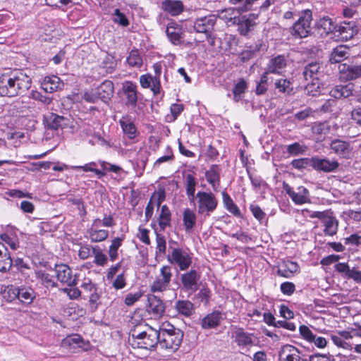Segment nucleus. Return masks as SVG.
Returning <instances> with one entry per match:
<instances>
[{
	"label": "nucleus",
	"instance_id": "nucleus-1",
	"mask_svg": "<svg viewBox=\"0 0 361 361\" xmlns=\"http://www.w3.org/2000/svg\"><path fill=\"white\" fill-rule=\"evenodd\" d=\"M31 85V78L22 70L3 74L0 76V94L8 97L23 95Z\"/></svg>",
	"mask_w": 361,
	"mask_h": 361
},
{
	"label": "nucleus",
	"instance_id": "nucleus-2",
	"mask_svg": "<svg viewBox=\"0 0 361 361\" xmlns=\"http://www.w3.org/2000/svg\"><path fill=\"white\" fill-rule=\"evenodd\" d=\"M159 330L152 327L142 331L133 329L130 332L128 343L133 348L152 350L159 344Z\"/></svg>",
	"mask_w": 361,
	"mask_h": 361
},
{
	"label": "nucleus",
	"instance_id": "nucleus-3",
	"mask_svg": "<svg viewBox=\"0 0 361 361\" xmlns=\"http://www.w3.org/2000/svg\"><path fill=\"white\" fill-rule=\"evenodd\" d=\"M159 344L161 348L173 352L178 349L183 338V332L180 329L169 323L163 324L159 330Z\"/></svg>",
	"mask_w": 361,
	"mask_h": 361
},
{
	"label": "nucleus",
	"instance_id": "nucleus-4",
	"mask_svg": "<svg viewBox=\"0 0 361 361\" xmlns=\"http://www.w3.org/2000/svg\"><path fill=\"white\" fill-rule=\"evenodd\" d=\"M195 198L197 200L199 214L209 216L217 207L218 200L212 192L200 191Z\"/></svg>",
	"mask_w": 361,
	"mask_h": 361
},
{
	"label": "nucleus",
	"instance_id": "nucleus-5",
	"mask_svg": "<svg viewBox=\"0 0 361 361\" xmlns=\"http://www.w3.org/2000/svg\"><path fill=\"white\" fill-rule=\"evenodd\" d=\"M312 20V13L310 10H305L302 15L293 24L291 28V34L295 37L305 38L307 37L310 32V24Z\"/></svg>",
	"mask_w": 361,
	"mask_h": 361
},
{
	"label": "nucleus",
	"instance_id": "nucleus-6",
	"mask_svg": "<svg viewBox=\"0 0 361 361\" xmlns=\"http://www.w3.org/2000/svg\"><path fill=\"white\" fill-rule=\"evenodd\" d=\"M314 170L326 173H337L341 169V164L335 159L326 157H314Z\"/></svg>",
	"mask_w": 361,
	"mask_h": 361
},
{
	"label": "nucleus",
	"instance_id": "nucleus-7",
	"mask_svg": "<svg viewBox=\"0 0 361 361\" xmlns=\"http://www.w3.org/2000/svg\"><path fill=\"white\" fill-rule=\"evenodd\" d=\"M283 189L295 204H302L310 202L309 190L304 186L295 189L286 183H283Z\"/></svg>",
	"mask_w": 361,
	"mask_h": 361
},
{
	"label": "nucleus",
	"instance_id": "nucleus-8",
	"mask_svg": "<svg viewBox=\"0 0 361 361\" xmlns=\"http://www.w3.org/2000/svg\"><path fill=\"white\" fill-rule=\"evenodd\" d=\"M167 257L168 261L176 264L181 271L187 270L192 264V257L181 248H172Z\"/></svg>",
	"mask_w": 361,
	"mask_h": 361
},
{
	"label": "nucleus",
	"instance_id": "nucleus-9",
	"mask_svg": "<svg viewBox=\"0 0 361 361\" xmlns=\"http://www.w3.org/2000/svg\"><path fill=\"white\" fill-rule=\"evenodd\" d=\"M216 20L217 16L213 14L197 18L194 22V29L197 32L204 33L208 39L212 37Z\"/></svg>",
	"mask_w": 361,
	"mask_h": 361
},
{
	"label": "nucleus",
	"instance_id": "nucleus-10",
	"mask_svg": "<svg viewBox=\"0 0 361 361\" xmlns=\"http://www.w3.org/2000/svg\"><path fill=\"white\" fill-rule=\"evenodd\" d=\"M171 277L172 273L171 267L169 266H163L160 270V275L156 278L150 286L151 291L156 293L166 290L170 285Z\"/></svg>",
	"mask_w": 361,
	"mask_h": 361
},
{
	"label": "nucleus",
	"instance_id": "nucleus-11",
	"mask_svg": "<svg viewBox=\"0 0 361 361\" xmlns=\"http://www.w3.org/2000/svg\"><path fill=\"white\" fill-rule=\"evenodd\" d=\"M259 17V13H250L247 15L239 14L235 25H238V31L243 36H246L251 32L256 25V20Z\"/></svg>",
	"mask_w": 361,
	"mask_h": 361
},
{
	"label": "nucleus",
	"instance_id": "nucleus-12",
	"mask_svg": "<svg viewBox=\"0 0 361 361\" xmlns=\"http://www.w3.org/2000/svg\"><path fill=\"white\" fill-rule=\"evenodd\" d=\"M310 216L312 218H318L324 224V233L326 235L333 236L338 231V221L332 216H329L325 212H314Z\"/></svg>",
	"mask_w": 361,
	"mask_h": 361
},
{
	"label": "nucleus",
	"instance_id": "nucleus-13",
	"mask_svg": "<svg viewBox=\"0 0 361 361\" xmlns=\"http://www.w3.org/2000/svg\"><path fill=\"white\" fill-rule=\"evenodd\" d=\"M280 361H307L306 356L296 347L286 344L279 351Z\"/></svg>",
	"mask_w": 361,
	"mask_h": 361
},
{
	"label": "nucleus",
	"instance_id": "nucleus-14",
	"mask_svg": "<svg viewBox=\"0 0 361 361\" xmlns=\"http://www.w3.org/2000/svg\"><path fill=\"white\" fill-rule=\"evenodd\" d=\"M330 149L339 158L348 159L353 155V147L350 142L335 139L329 145Z\"/></svg>",
	"mask_w": 361,
	"mask_h": 361
},
{
	"label": "nucleus",
	"instance_id": "nucleus-15",
	"mask_svg": "<svg viewBox=\"0 0 361 361\" xmlns=\"http://www.w3.org/2000/svg\"><path fill=\"white\" fill-rule=\"evenodd\" d=\"M201 278L200 273L195 269H190L183 274L180 276V281L183 288L186 291L195 293L200 288L199 281Z\"/></svg>",
	"mask_w": 361,
	"mask_h": 361
},
{
	"label": "nucleus",
	"instance_id": "nucleus-16",
	"mask_svg": "<svg viewBox=\"0 0 361 361\" xmlns=\"http://www.w3.org/2000/svg\"><path fill=\"white\" fill-rule=\"evenodd\" d=\"M166 36L173 45H180L183 43L185 32L181 25L175 21L170 22L166 29Z\"/></svg>",
	"mask_w": 361,
	"mask_h": 361
},
{
	"label": "nucleus",
	"instance_id": "nucleus-17",
	"mask_svg": "<svg viewBox=\"0 0 361 361\" xmlns=\"http://www.w3.org/2000/svg\"><path fill=\"white\" fill-rule=\"evenodd\" d=\"M55 272L56 274L57 279L62 283L67 284L70 287H73L77 285V276L72 277V270L71 268L64 264H56L55 266Z\"/></svg>",
	"mask_w": 361,
	"mask_h": 361
},
{
	"label": "nucleus",
	"instance_id": "nucleus-18",
	"mask_svg": "<svg viewBox=\"0 0 361 361\" xmlns=\"http://www.w3.org/2000/svg\"><path fill=\"white\" fill-rule=\"evenodd\" d=\"M300 272V267L295 262L283 259L277 266V274L281 277L290 279Z\"/></svg>",
	"mask_w": 361,
	"mask_h": 361
},
{
	"label": "nucleus",
	"instance_id": "nucleus-19",
	"mask_svg": "<svg viewBox=\"0 0 361 361\" xmlns=\"http://www.w3.org/2000/svg\"><path fill=\"white\" fill-rule=\"evenodd\" d=\"M324 68L322 63L318 61H312L304 67L302 74L306 80L319 81L324 75Z\"/></svg>",
	"mask_w": 361,
	"mask_h": 361
},
{
	"label": "nucleus",
	"instance_id": "nucleus-20",
	"mask_svg": "<svg viewBox=\"0 0 361 361\" xmlns=\"http://www.w3.org/2000/svg\"><path fill=\"white\" fill-rule=\"evenodd\" d=\"M147 312L154 318H160L165 312V305L158 297L152 295L148 297Z\"/></svg>",
	"mask_w": 361,
	"mask_h": 361
},
{
	"label": "nucleus",
	"instance_id": "nucleus-21",
	"mask_svg": "<svg viewBox=\"0 0 361 361\" xmlns=\"http://www.w3.org/2000/svg\"><path fill=\"white\" fill-rule=\"evenodd\" d=\"M336 32L342 39L347 41L357 33L358 27L353 21H343L336 25Z\"/></svg>",
	"mask_w": 361,
	"mask_h": 361
},
{
	"label": "nucleus",
	"instance_id": "nucleus-22",
	"mask_svg": "<svg viewBox=\"0 0 361 361\" xmlns=\"http://www.w3.org/2000/svg\"><path fill=\"white\" fill-rule=\"evenodd\" d=\"M287 64L286 57L283 55H278L269 61L264 73L267 74H282Z\"/></svg>",
	"mask_w": 361,
	"mask_h": 361
},
{
	"label": "nucleus",
	"instance_id": "nucleus-23",
	"mask_svg": "<svg viewBox=\"0 0 361 361\" xmlns=\"http://www.w3.org/2000/svg\"><path fill=\"white\" fill-rule=\"evenodd\" d=\"M122 92L126 97V105L136 106L137 103V85L131 81H126L123 84Z\"/></svg>",
	"mask_w": 361,
	"mask_h": 361
},
{
	"label": "nucleus",
	"instance_id": "nucleus-24",
	"mask_svg": "<svg viewBox=\"0 0 361 361\" xmlns=\"http://www.w3.org/2000/svg\"><path fill=\"white\" fill-rule=\"evenodd\" d=\"M353 90L354 85L353 83L340 84L333 87L329 91V94L336 99H341L351 96Z\"/></svg>",
	"mask_w": 361,
	"mask_h": 361
},
{
	"label": "nucleus",
	"instance_id": "nucleus-25",
	"mask_svg": "<svg viewBox=\"0 0 361 361\" xmlns=\"http://www.w3.org/2000/svg\"><path fill=\"white\" fill-rule=\"evenodd\" d=\"M340 77L343 80H353L361 77V71L360 65H346L339 66Z\"/></svg>",
	"mask_w": 361,
	"mask_h": 361
},
{
	"label": "nucleus",
	"instance_id": "nucleus-26",
	"mask_svg": "<svg viewBox=\"0 0 361 361\" xmlns=\"http://www.w3.org/2000/svg\"><path fill=\"white\" fill-rule=\"evenodd\" d=\"M63 86L62 80L56 75H49L44 78L41 87L47 93H53L61 90Z\"/></svg>",
	"mask_w": 361,
	"mask_h": 361
},
{
	"label": "nucleus",
	"instance_id": "nucleus-27",
	"mask_svg": "<svg viewBox=\"0 0 361 361\" xmlns=\"http://www.w3.org/2000/svg\"><path fill=\"white\" fill-rule=\"evenodd\" d=\"M123 133L129 138L134 139L138 135V131L130 115H124L119 121Z\"/></svg>",
	"mask_w": 361,
	"mask_h": 361
},
{
	"label": "nucleus",
	"instance_id": "nucleus-28",
	"mask_svg": "<svg viewBox=\"0 0 361 361\" xmlns=\"http://www.w3.org/2000/svg\"><path fill=\"white\" fill-rule=\"evenodd\" d=\"M223 319L222 313L220 311H213L201 319L200 324L203 329H209L217 327Z\"/></svg>",
	"mask_w": 361,
	"mask_h": 361
},
{
	"label": "nucleus",
	"instance_id": "nucleus-29",
	"mask_svg": "<svg viewBox=\"0 0 361 361\" xmlns=\"http://www.w3.org/2000/svg\"><path fill=\"white\" fill-rule=\"evenodd\" d=\"M47 126L51 130H58L59 128H63L69 125V118L63 116L51 113L46 118Z\"/></svg>",
	"mask_w": 361,
	"mask_h": 361
},
{
	"label": "nucleus",
	"instance_id": "nucleus-30",
	"mask_svg": "<svg viewBox=\"0 0 361 361\" xmlns=\"http://www.w3.org/2000/svg\"><path fill=\"white\" fill-rule=\"evenodd\" d=\"M161 8L171 16H176L183 11L184 5L180 0H164L161 3Z\"/></svg>",
	"mask_w": 361,
	"mask_h": 361
},
{
	"label": "nucleus",
	"instance_id": "nucleus-31",
	"mask_svg": "<svg viewBox=\"0 0 361 361\" xmlns=\"http://www.w3.org/2000/svg\"><path fill=\"white\" fill-rule=\"evenodd\" d=\"M97 97L104 103H107L113 97L114 86L110 80H105L96 90Z\"/></svg>",
	"mask_w": 361,
	"mask_h": 361
},
{
	"label": "nucleus",
	"instance_id": "nucleus-32",
	"mask_svg": "<svg viewBox=\"0 0 361 361\" xmlns=\"http://www.w3.org/2000/svg\"><path fill=\"white\" fill-rule=\"evenodd\" d=\"M243 13L238 8H227L219 11L218 17L224 20L228 26L235 25V23L240 13Z\"/></svg>",
	"mask_w": 361,
	"mask_h": 361
},
{
	"label": "nucleus",
	"instance_id": "nucleus-33",
	"mask_svg": "<svg viewBox=\"0 0 361 361\" xmlns=\"http://www.w3.org/2000/svg\"><path fill=\"white\" fill-rule=\"evenodd\" d=\"M350 56V48L345 45H339L331 51L329 61L332 63H340Z\"/></svg>",
	"mask_w": 361,
	"mask_h": 361
},
{
	"label": "nucleus",
	"instance_id": "nucleus-34",
	"mask_svg": "<svg viewBox=\"0 0 361 361\" xmlns=\"http://www.w3.org/2000/svg\"><path fill=\"white\" fill-rule=\"evenodd\" d=\"M205 178L207 181L212 185L214 191H218L220 185V169L218 165H212L210 169L206 171Z\"/></svg>",
	"mask_w": 361,
	"mask_h": 361
},
{
	"label": "nucleus",
	"instance_id": "nucleus-35",
	"mask_svg": "<svg viewBox=\"0 0 361 361\" xmlns=\"http://www.w3.org/2000/svg\"><path fill=\"white\" fill-rule=\"evenodd\" d=\"M183 221L185 232L192 233L196 225V214L190 208H185L183 212Z\"/></svg>",
	"mask_w": 361,
	"mask_h": 361
},
{
	"label": "nucleus",
	"instance_id": "nucleus-36",
	"mask_svg": "<svg viewBox=\"0 0 361 361\" xmlns=\"http://www.w3.org/2000/svg\"><path fill=\"white\" fill-rule=\"evenodd\" d=\"M336 25L329 17L321 18L317 23V28L321 36H326L329 33L336 31Z\"/></svg>",
	"mask_w": 361,
	"mask_h": 361
},
{
	"label": "nucleus",
	"instance_id": "nucleus-37",
	"mask_svg": "<svg viewBox=\"0 0 361 361\" xmlns=\"http://www.w3.org/2000/svg\"><path fill=\"white\" fill-rule=\"evenodd\" d=\"M223 203L226 209L236 217H243L238 207L233 202L230 195L225 191L222 192Z\"/></svg>",
	"mask_w": 361,
	"mask_h": 361
},
{
	"label": "nucleus",
	"instance_id": "nucleus-38",
	"mask_svg": "<svg viewBox=\"0 0 361 361\" xmlns=\"http://www.w3.org/2000/svg\"><path fill=\"white\" fill-rule=\"evenodd\" d=\"M252 335L245 332L243 329L235 331V341L240 347H246L252 344Z\"/></svg>",
	"mask_w": 361,
	"mask_h": 361
},
{
	"label": "nucleus",
	"instance_id": "nucleus-39",
	"mask_svg": "<svg viewBox=\"0 0 361 361\" xmlns=\"http://www.w3.org/2000/svg\"><path fill=\"white\" fill-rule=\"evenodd\" d=\"M171 212L167 205L161 206V212L159 216V226L161 231L166 227L171 226Z\"/></svg>",
	"mask_w": 361,
	"mask_h": 361
},
{
	"label": "nucleus",
	"instance_id": "nucleus-40",
	"mask_svg": "<svg viewBox=\"0 0 361 361\" xmlns=\"http://www.w3.org/2000/svg\"><path fill=\"white\" fill-rule=\"evenodd\" d=\"M152 68L154 72V75H152L154 78V85H152V91L154 95H157L161 92V86L160 76L161 74L162 66L160 63H155Z\"/></svg>",
	"mask_w": 361,
	"mask_h": 361
},
{
	"label": "nucleus",
	"instance_id": "nucleus-41",
	"mask_svg": "<svg viewBox=\"0 0 361 361\" xmlns=\"http://www.w3.org/2000/svg\"><path fill=\"white\" fill-rule=\"evenodd\" d=\"M125 239V236L114 238L111 240V244L109 246L108 254L111 262H114L118 256V250L122 245L123 241Z\"/></svg>",
	"mask_w": 361,
	"mask_h": 361
},
{
	"label": "nucleus",
	"instance_id": "nucleus-42",
	"mask_svg": "<svg viewBox=\"0 0 361 361\" xmlns=\"http://www.w3.org/2000/svg\"><path fill=\"white\" fill-rule=\"evenodd\" d=\"M274 87L279 92L288 95L293 94V92L292 82L290 80L286 78H280L276 80L274 82Z\"/></svg>",
	"mask_w": 361,
	"mask_h": 361
},
{
	"label": "nucleus",
	"instance_id": "nucleus-43",
	"mask_svg": "<svg viewBox=\"0 0 361 361\" xmlns=\"http://www.w3.org/2000/svg\"><path fill=\"white\" fill-rule=\"evenodd\" d=\"M290 165L295 169L302 171L303 169H307L309 167H312L314 169V157L311 158H300L297 159H293Z\"/></svg>",
	"mask_w": 361,
	"mask_h": 361
},
{
	"label": "nucleus",
	"instance_id": "nucleus-44",
	"mask_svg": "<svg viewBox=\"0 0 361 361\" xmlns=\"http://www.w3.org/2000/svg\"><path fill=\"white\" fill-rule=\"evenodd\" d=\"M195 178L192 174H187L185 176L186 194L191 202H194L195 200Z\"/></svg>",
	"mask_w": 361,
	"mask_h": 361
},
{
	"label": "nucleus",
	"instance_id": "nucleus-45",
	"mask_svg": "<svg viewBox=\"0 0 361 361\" xmlns=\"http://www.w3.org/2000/svg\"><path fill=\"white\" fill-rule=\"evenodd\" d=\"M176 309L178 313L188 317L192 314L194 307L189 300H178L176 303Z\"/></svg>",
	"mask_w": 361,
	"mask_h": 361
},
{
	"label": "nucleus",
	"instance_id": "nucleus-46",
	"mask_svg": "<svg viewBox=\"0 0 361 361\" xmlns=\"http://www.w3.org/2000/svg\"><path fill=\"white\" fill-rule=\"evenodd\" d=\"M92 255L94 257V262L97 265L104 267L107 264L108 257L98 245L92 247Z\"/></svg>",
	"mask_w": 361,
	"mask_h": 361
},
{
	"label": "nucleus",
	"instance_id": "nucleus-47",
	"mask_svg": "<svg viewBox=\"0 0 361 361\" xmlns=\"http://www.w3.org/2000/svg\"><path fill=\"white\" fill-rule=\"evenodd\" d=\"M34 299V291L31 288H19V293H18V300L25 304H30Z\"/></svg>",
	"mask_w": 361,
	"mask_h": 361
},
{
	"label": "nucleus",
	"instance_id": "nucleus-48",
	"mask_svg": "<svg viewBox=\"0 0 361 361\" xmlns=\"http://www.w3.org/2000/svg\"><path fill=\"white\" fill-rule=\"evenodd\" d=\"M12 264L13 261L8 250H5L2 255H0V271L6 272L9 271L12 267Z\"/></svg>",
	"mask_w": 361,
	"mask_h": 361
},
{
	"label": "nucleus",
	"instance_id": "nucleus-49",
	"mask_svg": "<svg viewBox=\"0 0 361 361\" xmlns=\"http://www.w3.org/2000/svg\"><path fill=\"white\" fill-rule=\"evenodd\" d=\"M247 82L241 78L234 86L233 89V99L235 102H238L242 97V94L245 92L247 89Z\"/></svg>",
	"mask_w": 361,
	"mask_h": 361
},
{
	"label": "nucleus",
	"instance_id": "nucleus-50",
	"mask_svg": "<svg viewBox=\"0 0 361 361\" xmlns=\"http://www.w3.org/2000/svg\"><path fill=\"white\" fill-rule=\"evenodd\" d=\"M89 234L92 242L99 243L105 240L108 238L109 231L104 229H91L89 232Z\"/></svg>",
	"mask_w": 361,
	"mask_h": 361
},
{
	"label": "nucleus",
	"instance_id": "nucleus-51",
	"mask_svg": "<svg viewBox=\"0 0 361 361\" xmlns=\"http://www.w3.org/2000/svg\"><path fill=\"white\" fill-rule=\"evenodd\" d=\"M96 166H97V163L92 161V162L85 164L84 166H73V168L76 171L82 170L85 172H88V171L94 172L99 178L104 176L105 175V173L102 171L101 170L95 169L94 167Z\"/></svg>",
	"mask_w": 361,
	"mask_h": 361
},
{
	"label": "nucleus",
	"instance_id": "nucleus-52",
	"mask_svg": "<svg viewBox=\"0 0 361 361\" xmlns=\"http://www.w3.org/2000/svg\"><path fill=\"white\" fill-rule=\"evenodd\" d=\"M18 293H19V287L14 286H8L3 291V297L8 302H12L18 299Z\"/></svg>",
	"mask_w": 361,
	"mask_h": 361
},
{
	"label": "nucleus",
	"instance_id": "nucleus-53",
	"mask_svg": "<svg viewBox=\"0 0 361 361\" xmlns=\"http://www.w3.org/2000/svg\"><path fill=\"white\" fill-rule=\"evenodd\" d=\"M112 16V20L114 23L122 27H127L129 25L130 22L128 18L123 13H121L118 8L114 10Z\"/></svg>",
	"mask_w": 361,
	"mask_h": 361
},
{
	"label": "nucleus",
	"instance_id": "nucleus-54",
	"mask_svg": "<svg viewBox=\"0 0 361 361\" xmlns=\"http://www.w3.org/2000/svg\"><path fill=\"white\" fill-rule=\"evenodd\" d=\"M330 336L331 341L337 347L348 350H351L353 349L352 345L346 341H344L338 332L331 334Z\"/></svg>",
	"mask_w": 361,
	"mask_h": 361
},
{
	"label": "nucleus",
	"instance_id": "nucleus-55",
	"mask_svg": "<svg viewBox=\"0 0 361 361\" xmlns=\"http://www.w3.org/2000/svg\"><path fill=\"white\" fill-rule=\"evenodd\" d=\"M268 74L263 73L257 82L255 93L257 95L264 94L268 88Z\"/></svg>",
	"mask_w": 361,
	"mask_h": 361
},
{
	"label": "nucleus",
	"instance_id": "nucleus-56",
	"mask_svg": "<svg viewBox=\"0 0 361 361\" xmlns=\"http://www.w3.org/2000/svg\"><path fill=\"white\" fill-rule=\"evenodd\" d=\"M306 149L307 147L299 142H294L287 146V152L294 156L304 154Z\"/></svg>",
	"mask_w": 361,
	"mask_h": 361
},
{
	"label": "nucleus",
	"instance_id": "nucleus-57",
	"mask_svg": "<svg viewBox=\"0 0 361 361\" xmlns=\"http://www.w3.org/2000/svg\"><path fill=\"white\" fill-rule=\"evenodd\" d=\"M116 66V62L114 57L111 55H106L102 61V67L107 73H111Z\"/></svg>",
	"mask_w": 361,
	"mask_h": 361
},
{
	"label": "nucleus",
	"instance_id": "nucleus-58",
	"mask_svg": "<svg viewBox=\"0 0 361 361\" xmlns=\"http://www.w3.org/2000/svg\"><path fill=\"white\" fill-rule=\"evenodd\" d=\"M156 243H157V247H156L157 255H158V254L164 255L166 252V242L165 237L159 233H157Z\"/></svg>",
	"mask_w": 361,
	"mask_h": 361
},
{
	"label": "nucleus",
	"instance_id": "nucleus-59",
	"mask_svg": "<svg viewBox=\"0 0 361 361\" xmlns=\"http://www.w3.org/2000/svg\"><path fill=\"white\" fill-rule=\"evenodd\" d=\"M127 63L132 67L139 68L142 65V59L135 51H131L127 58Z\"/></svg>",
	"mask_w": 361,
	"mask_h": 361
},
{
	"label": "nucleus",
	"instance_id": "nucleus-60",
	"mask_svg": "<svg viewBox=\"0 0 361 361\" xmlns=\"http://www.w3.org/2000/svg\"><path fill=\"white\" fill-rule=\"evenodd\" d=\"M29 97L46 104H49L51 102V98L43 95L41 92L37 90H32L30 93Z\"/></svg>",
	"mask_w": 361,
	"mask_h": 361
},
{
	"label": "nucleus",
	"instance_id": "nucleus-61",
	"mask_svg": "<svg viewBox=\"0 0 361 361\" xmlns=\"http://www.w3.org/2000/svg\"><path fill=\"white\" fill-rule=\"evenodd\" d=\"M142 295V292L141 290L137 291L135 293H130L126 295L124 302L128 306L133 305L135 302L138 301Z\"/></svg>",
	"mask_w": 361,
	"mask_h": 361
},
{
	"label": "nucleus",
	"instance_id": "nucleus-62",
	"mask_svg": "<svg viewBox=\"0 0 361 361\" xmlns=\"http://www.w3.org/2000/svg\"><path fill=\"white\" fill-rule=\"evenodd\" d=\"M299 332L301 335V336L310 343L312 341H314V336L315 334H313V332L310 329V328L305 325H301L299 327Z\"/></svg>",
	"mask_w": 361,
	"mask_h": 361
},
{
	"label": "nucleus",
	"instance_id": "nucleus-63",
	"mask_svg": "<svg viewBox=\"0 0 361 361\" xmlns=\"http://www.w3.org/2000/svg\"><path fill=\"white\" fill-rule=\"evenodd\" d=\"M305 90L307 94L313 97L320 94L319 81H312V83L307 84Z\"/></svg>",
	"mask_w": 361,
	"mask_h": 361
},
{
	"label": "nucleus",
	"instance_id": "nucleus-64",
	"mask_svg": "<svg viewBox=\"0 0 361 361\" xmlns=\"http://www.w3.org/2000/svg\"><path fill=\"white\" fill-rule=\"evenodd\" d=\"M140 83L142 88H150L154 85V78L151 74H144L140 77Z\"/></svg>",
	"mask_w": 361,
	"mask_h": 361
}]
</instances>
